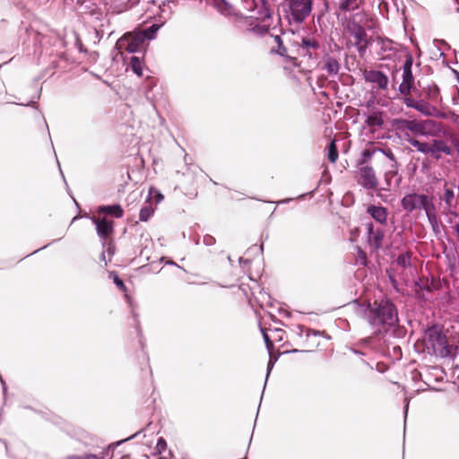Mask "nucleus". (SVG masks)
I'll list each match as a JSON object with an SVG mask.
<instances>
[{
	"instance_id": "1",
	"label": "nucleus",
	"mask_w": 459,
	"mask_h": 459,
	"mask_svg": "<svg viewBox=\"0 0 459 459\" xmlns=\"http://www.w3.org/2000/svg\"><path fill=\"white\" fill-rule=\"evenodd\" d=\"M360 310L363 318L377 333L385 332L398 323L397 308L388 299H376L361 307Z\"/></svg>"
},
{
	"instance_id": "2",
	"label": "nucleus",
	"mask_w": 459,
	"mask_h": 459,
	"mask_svg": "<svg viewBox=\"0 0 459 459\" xmlns=\"http://www.w3.org/2000/svg\"><path fill=\"white\" fill-rule=\"evenodd\" d=\"M400 128L407 129L416 134L424 137H438L441 135L446 136V131L441 123L432 119L426 120H408L401 119L397 122Z\"/></svg>"
},
{
	"instance_id": "3",
	"label": "nucleus",
	"mask_w": 459,
	"mask_h": 459,
	"mask_svg": "<svg viewBox=\"0 0 459 459\" xmlns=\"http://www.w3.org/2000/svg\"><path fill=\"white\" fill-rule=\"evenodd\" d=\"M425 344L437 357L447 358L452 355V346L447 344L446 336L437 327H430L426 331Z\"/></svg>"
},
{
	"instance_id": "4",
	"label": "nucleus",
	"mask_w": 459,
	"mask_h": 459,
	"mask_svg": "<svg viewBox=\"0 0 459 459\" xmlns=\"http://www.w3.org/2000/svg\"><path fill=\"white\" fill-rule=\"evenodd\" d=\"M290 22L302 23L311 13L313 0H286Z\"/></svg>"
},
{
	"instance_id": "5",
	"label": "nucleus",
	"mask_w": 459,
	"mask_h": 459,
	"mask_svg": "<svg viewBox=\"0 0 459 459\" xmlns=\"http://www.w3.org/2000/svg\"><path fill=\"white\" fill-rule=\"evenodd\" d=\"M402 208L407 212H412L416 210H424L425 214L429 209L435 205L431 197L425 194L410 193L406 194L401 200Z\"/></svg>"
},
{
	"instance_id": "6",
	"label": "nucleus",
	"mask_w": 459,
	"mask_h": 459,
	"mask_svg": "<svg viewBox=\"0 0 459 459\" xmlns=\"http://www.w3.org/2000/svg\"><path fill=\"white\" fill-rule=\"evenodd\" d=\"M145 40L144 34L139 31L126 33L117 41L115 48L120 53L124 50L128 53H136L141 51Z\"/></svg>"
},
{
	"instance_id": "7",
	"label": "nucleus",
	"mask_w": 459,
	"mask_h": 459,
	"mask_svg": "<svg viewBox=\"0 0 459 459\" xmlns=\"http://www.w3.org/2000/svg\"><path fill=\"white\" fill-rule=\"evenodd\" d=\"M412 64L413 58L412 56L409 53L406 55L405 61L403 65L402 82L398 87V91L403 96L410 95L413 88L414 76L411 71Z\"/></svg>"
},
{
	"instance_id": "8",
	"label": "nucleus",
	"mask_w": 459,
	"mask_h": 459,
	"mask_svg": "<svg viewBox=\"0 0 459 459\" xmlns=\"http://www.w3.org/2000/svg\"><path fill=\"white\" fill-rule=\"evenodd\" d=\"M261 7L257 10L255 14L252 16L255 17L257 20H261L263 24H256L252 28V31L259 36H264L268 33L270 30V24L266 23L267 20L272 17V11L266 2V0H260Z\"/></svg>"
},
{
	"instance_id": "9",
	"label": "nucleus",
	"mask_w": 459,
	"mask_h": 459,
	"mask_svg": "<svg viewBox=\"0 0 459 459\" xmlns=\"http://www.w3.org/2000/svg\"><path fill=\"white\" fill-rule=\"evenodd\" d=\"M357 182L359 186L368 190H374L378 186L376 172L369 165L358 167Z\"/></svg>"
},
{
	"instance_id": "10",
	"label": "nucleus",
	"mask_w": 459,
	"mask_h": 459,
	"mask_svg": "<svg viewBox=\"0 0 459 459\" xmlns=\"http://www.w3.org/2000/svg\"><path fill=\"white\" fill-rule=\"evenodd\" d=\"M347 30L351 37L354 38V45L359 53L364 52L367 48V33L365 29L356 22L355 21H350L347 25Z\"/></svg>"
},
{
	"instance_id": "11",
	"label": "nucleus",
	"mask_w": 459,
	"mask_h": 459,
	"mask_svg": "<svg viewBox=\"0 0 459 459\" xmlns=\"http://www.w3.org/2000/svg\"><path fill=\"white\" fill-rule=\"evenodd\" d=\"M320 48V44L313 37H303L300 43H298V53L302 56H307L309 59L317 58V51Z\"/></svg>"
},
{
	"instance_id": "12",
	"label": "nucleus",
	"mask_w": 459,
	"mask_h": 459,
	"mask_svg": "<svg viewBox=\"0 0 459 459\" xmlns=\"http://www.w3.org/2000/svg\"><path fill=\"white\" fill-rule=\"evenodd\" d=\"M91 221L96 226V231L101 240H106L114 231L113 221L108 220L107 218H96L95 216L91 217Z\"/></svg>"
},
{
	"instance_id": "13",
	"label": "nucleus",
	"mask_w": 459,
	"mask_h": 459,
	"mask_svg": "<svg viewBox=\"0 0 459 459\" xmlns=\"http://www.w3.org/2000/svg\"><path fill=\"white\" fill-rule=\"evenodd\" d=\"M363 77L366 82L375 83L380 90H386L388 86V77L381 71L365 70Z\"/></svg>"
},
{
	"instance_id": "14",
	"label": "nucleus",
	"mask_w": 459,
	"mask_h": 459,
	"mask_svg": "<svg viewBox=\"0 0 459 459\" xmlns=\"http://www.w3.org/2000/svg\"><path fill=\"white\" fill-rule=\"evenodd\" d=\"M447 182H445L444 185V195L442 200L444 202V210L443 213L447 215L451 214L455 217L457 216V212H455L456 208V201H455V194L452 188L446 187Z\"/></svg>"
},
{
	"instance_id": "15",
	"label": "nucleus",
	"mask_w": 459,
	"mask_h": 459,
	"mask_svg": "<svg viewBox=\"0 0 459 459\" xmlns=\"http://www.w3.org/2000/svg\"><path fill=\"white\" fill-rule=\"evenodd\" d=\"M385 233L380 228L375 229L372 223L368 225V242L373 250H377L382 247Z\"/></svg>"
},
{
	"instance_id": "16",
	"label": "nucleus",
	"mask_w": 459,
	"mask_h": 459,
	"mask_svg": "<svg viewBox=\"0 0 459 459\" xmlns=\"http://www.w3.org/2000/svg\"><path fill=\"white\" fill-rule=\"evenodd\" d=\"M430 156L439 159L441 154L452 155L453 150L447 143L442 139H433L430 142Z\"/></svg>"
},
{
	"instance_id": "17",
	"label": "nucleus",
	"mask_w": 459,
	"mask_h": 459,
	"mask_svg": "<svg viewBox=\"0 0 459 459\" xmlns=\"http://www.w3.org/2000/svg\"><path fill=\"white\" fill-rule=\"evenodd\" d=\"M323 66L322 69L325 70L330 76H335L339 74L341 65L337 58L330 55H325L323 56Z\"/></svg>"
},
{
	"instance_id": "18",
	"label": "nucleus",
	"mask_w": 459,
	"mask_h": 459,
	"mask_svg": "<svg viewBox=\"0 0 459 459\" xmlns=\"http://www.w3.org/2000/svg\"><path fill=\"white\" fill-rule=\"evenodd\" d=\"M367 212L378 223L385 225L387 222V209L384 206L369 205Z\"/></svg>"
},
{
	"instance_id": "19",
	"label": "nucleus",
	"mask_w": 459,
	"mask_h": 459,
	"mask_svg": "<svg viewBox=\"0 0 459 459\" xmlns=\"http://www.w3.org/2000/svg\"><path fill=\"white\" fill-rule=\"evenodd\" d=\"M273 41V47L271 49L272 53L277 54L284 57L287 61H292L293 58L288 55V50L284 46L283 40L280 35H271Z\"/></svg>"
},
{
	"instance_id": "20",
	"label": "nucleus",
	"mask_w": 459,
	"mask_h": 459,
	"mask_svg": "<svg viewBox=\"0 0 459 459\" xmlns=\"http://www.w3.org/2000/svg\"><path fill=\"white\" fill-rule=\"evenodd\" d=\"M98 212L112 215L117 219L122 218L124 215V211L120 204L100 205L98 207Z\"/></svg>"
},
{
	"instance_id": "21",
	"label": "nucleus",
	"mask_w": 459,
	"mask_h": 459,
	"mask_svg": "<svg viewBox=\"0 0 459 459\" xmlns=\"http://www.w3.org/2000/svg\"><path fill=\"white\" fill-rule=\"evenodd\" d=\"M365 123L369 127H382L384 125L383 113L380 111H372L366 116Z\"/></svg>"
},
{
	"instance_id": "22",
	"label": "nucleus",
	"mask_w": 459,
	"mask_h": 459,
	"mask_svg": "<svg viewBox=\"0 0 459 459\" xmlns=\"http://www.w3.org/2000/svg\"><path fill=\"white\" fill-rule=\"evenodd\" d=\"M415 110L419 111L420 113L427 117L435 116L436 113L437 112V109L434 106L430 105L424 99L418 100Z\"/></svg>"
},
{
	"instance_id": "23",
	"label": "nucleus",
	"mask_w": 459,
	"mask_h": 459,
	"mask_svg": "<svg viewBox=\"0 0 459 459\" xmlns=\"http://www.w3.org/2000/svg\"><path fill=\"white\" fill-rule=\"evenodd\" d=\"M212 5L223 15H231L234 13L233 5L227 0H214Z\"/></svg>"
},
{
	"instance_id": "24",
	"label": "nucleus",
	"mask_w": 459,
	"mask_h": 459,
	"mask_svg": "<svg viewBox=\"0 0 459 459\" xmlns=\"http://www.w3.org/2000/svg\"><path fill=\"white\" fill-rule=\"evenodd\" d=\"M362 0H338V7L342 12L358 10Z\"/></svg>"
},
{
	"instance_id": "25",
	"label": "nucleus",
	"mask_w": 459,
	"mask_h": 459,
	"mask_svg": "<svg viewBox=\"0 0 459 459\" xmlns=\"http://www.w3.org/2000/svg\"><path fill=\"white\" fill-rule=\"evenodd\" d=\"M399 164L397 161L389 162L385 171V180L388 186H391V181L394 177L398 176Z\"/></svg>"
},
{
	"instance_id": "26",
	"label": "nucleus",
	"mask_w": 459,
	"mask_h": 459,
	"mask_svg": "<svg viewBox=\"0 0 459 459\" xmlns=\"http://www.w3.org/2000/svg\"><path fill=\"white\" fill-rule=\"evenodd\" d=\"M423 91L425 93V98L428 99L430 101H438L439 99V89L438 87L432 83L428 85L426 88L423 89Z\"/></svg>"
},
{
	"instance_id": "27",
	"label": "nucleus",
	"mask_w": 459,
	"mask_h": 459,
	"mask_svg": "<svg viewBox=\"0 0 459 459\" xmlns=\"http://www.w3.org/2000/svg\"><path fill=\"white\" fill-rule=\"evenodd\" d=\"M426 216H427L428 221L429 222V224L432 228V230L435 233L439 232V224H438L437 215L435 206L432 209H429V211H427Z\"/></svg>"
},
{
	"instance_id": "28",
	"label": "nucleus",
	"mask_w": 459,
	"mask_h": 459,
	"mask_svg": "<svg viewBox=\"0 0 459 459\" xmlns=\"http://www.w3.org/2000/svg\"><path fill=\"white\" fill-rule=\"evenodd\" d=\"M102 246L105 248V251L101 254V260L104 261L105 265L108 264V262L106 260V253L108 255V261H110L111 257L114 255L116 248L112 241L102 240Z\"/></svg>"
},
{
	"instance_id": "29",
	"label": "nucleus",
	"mask_w": 459,
	"mask_h": 459,
	"mask_svg": "<svg viewBox=\"0 0 459 459\" xmlns=\"http://www.w3.org/2000/svg\"><path fill=\"white\" fill-rule=\"evenodd\" d=\"M376 152H378V148L364 149L361 152V159L358 161V167L368 165Z\"/></svg>"
},
{
	"instance_id": "30",
	"label": "nucleus",
	"mask_w": 459,
	"mask_h": 459,
	"mask_svg": "<svg viewBox=\"0 0 459 459\" xmlns=\"http://www.w3.org/2000/svg\"><path fill=\"white\" fill-rule=\"evenodd\" d=\"M130 67L132 71L139 77L143 76V65L139 57L132 56L130 59Z\"/></svg>"
},
{
	"instance_id": "31",
	"label": "nucleus",
	"mask_w": 459,
	"mask_h": 459,
	"mask_svg": "<svg viewBox=\"0 0 459 459\" xmlns=\"http://www.w3.org/2000/svg\"><path fill=\"white\" fill-rule=\"evenodd\" d=\"M155 210V206H152L151 204H145L140 210L139 219L142 221H147L152 215L153 214Z\"/></svg>"
},
{
	"instance_id": "32",
	"label": "nucleus",
	"mask_w": 459,
	"mask_h": 459,
	"mask_svg": "<svg viewBox=\"0 0 459 459\" xmlns=\"http://www.w3.org/2000/svg\"><path fill=\"white\" fill-rule=\"evenodd\" d=\"M159 10L160 11L158 13V16L162 21V23H164L167 20H169L171 17L172 14V10L171 7L169 6V3L168 4L163 3L162 5L159 6Z\"/></svg>"
},
{
	"instance_id": "33",
	"label": "nucleus",
	"mask_w": 459,
	"mask_h": 459,
	"mask_svg": "<svg viewBox=\"0 0 459 459\" xmlns=\"http://www.w3.org/2000/svg\"><path fill=\"white\" fill-rule=\"evenodd\" d=\"M396 264L403 269L409 268L411 265V257L408 253H403L396 258Z\"/></svg>"
},
{
	"instance_id": "34",
	"label": "nucleus",
	"mask_w": 459,
	"mask_h": 459,
	"mask_svg": "<svg viewBox=\"0 0 459 459\" xmlns=\"http://www.w3.org/2000/svg\"><path fill=\"white\" fill-rule=\"evenodd\" d=\"M162 24H163L162 22H161V24H152L148 29L143 30H139V32L144 34V36L146 37V40L152 39H154L155 34L160 30V28L162 26Z\"/></svg>"
},
{
	"instance_id": "35",
	"label": "nucleus",
	"mask_w": 459,
	"mask_h": 459,
	"mask_svg": "<svg viewBox=\"0 0 459 459\" xmlns=\"http://www.w3.org/2000/svg\"><path fill=\"white\" fill-rule=\"evenodd\" d=\"M378 45L381 47V49L384 51H394L395 50L394 46H396V44L393 40H391L387 38H385V39L380 38L378 39Z\"/></svg>"
},
{
	"instance_id": "36",
	"label": "nucleus",
	"mask_w": 459,
	"mask_h": 459,
	"mask_svg": "<svg viewBox=\"0 0 459 459\" xmlns=\"http://www.w3.org/2000/svg\"><path fill=\"white\" fill-rule=\"evenodd\" d=\"M328 160L332 162V163H334L336 162L337 159H338V151H337V147H336V143H335V141L333 140L331 141L329 146H328Z\"/></svg>"
},
{
	"instance_id": "37",
	"label": "nucleus",
	"mask_w": 459,
	"mask_h": 459,
	"mask_svg": "<svg viewBox=\"0 0 459 459\" xmlns=\"http://www.w3.org/2000/svg\"><path fill=\"white\" fill-rule=\"evenodd\" d=\"M243 7L246 11L256 13L257 10L261 7L257 5L255 0H241Z\"/></svg>"
},
{
	"instance_id": "38",
	"label": "nucleus",
	"mask_w": 459,
	"mask_h": 459,
	"mask_svg": "<svg viewBox=\"0 0 459 459\" xmlns=\"http://www.w3.org/2000/svg\"><path fill=\"white\" fill-rule=\"evenodd\" d=\"M296 333H297V334H299L300 336L303 334V333H306L307 337H309L311 334H313L315 336L321 334V333L319 331L306 328L303 325H298Z\"/></svg>"
},
{
	"instance_id": "39",
	"label": "nucleus",
	"mask_w": 459,
	"mask_h": 459,
	"mask_svg": "<svg viewBox=\"0 0 459 459\" xmlns=\"http://www.w3.org/2000/svg\"><path fill=\"white\" fill-rule=\"evenodd\" d=\"M261 332H262V334H263V338H264L265 346H266L269 353L271 354L272 350L273 348V341L272 340V335H269L266 333V331L264 328H262V327H261Z\"/></svg>"
},
{
	"instance_id": "40",
	"label": "nucleus",
	"mask_w": 459,
	"mask_h": 459,
	"mask_svg": "<svg viewBox=\"0 0 459 459\" xmlns=\"http://www.w3.org/2000/svg\"><path fill=\"white\" fill-rule=\"evenodd\" d=\"M285 332L282 329L275 328L271 330L272 340L273 342H281Z\"/></svg>"
},
{
	"instance_id": "41",
	"label": "nucleus",
	"mask_w": 459,
	"mask_h": 459,
	"mask_svg": "<svg viewBox=\"0 0 459 459\" xmlns=\"http://www.w3.org/2000/svg\"><path fill=\"white\" fill-rule=\"evenodd\" d=\"M110 276L113 278V281L114 283L121 290H126V285L124 283V281L118 277V275L114 273V272H111L110 273Z\"/></svg>"
},
{
	"instance_id": "42",
	"label": "nucleus",
	"mask_w": 459,
	"mask_h": 459,
	"mask_svg": "<svg viewBox=\"0 0 459 459\" xmlns=\"http://www.w3.org/2000/svg\"><path fill=\"white\" fill-rule=\"evenodd\" d=\"M65 459H103V457L92 454H86L83 455H69Z\"/></svg>"
},
{
	"instance_id": "43",
	"label": "nucleus",
	"mask_w": 459,
	"mask_h": 459,
	"mask_svg": "<svg viewBox=\"0 0 459 459\" xmlns=\"http://www.w3.org/2000/svg\"><path fill=\"white\" fill-rule=\"evenodd\" d=\"M153 194H154V197H155V204H158L163 199V195H161V193H160L159 191L154 190L152 188H151L149 191V196L147 198V201H149L152 198Z\"/></svg>"
},
{
	"instance_id": "44",
	"label": "nucleus",
	"mask_w": 459,
	"mask_h": 459,
	"mask_svg": "<svg viewBox=\"0 0 459 459\" xmlns=\"http://www.w3.org/2000/svg\"><path fill=\"white\" fill-rule=\"evenodd\" d=\"M378 152L383 153L389 160V162L397 161L394 157V154L393 153V152L390 149L378 148Z\"/></svg>"
},
{
	"instance_id": "45",
	"label": "nucleus",
	"mask_w": 459,
	"mask_h": 459,
	"mask_svg": "<svg viewBox=\"0 0 459 459\" xmlns=\"http://www.w3.org/2000/svg\"><path fill=\"white\" fill-rule=\"evenodd\" d=\"M403 103L406 105V107L415 109V107L418 103L417 100H414V99L409 97V95L403 96Z\"/></svg>"
},
{
	"instance_id": "46",
	"label": "nucleus",
	"mask_w": 459,
	"mask_h": 459,
	"mask_svg": "<svg viewBox=\"0 0 459 459\" xmlns=\"http://www.w3.org/2000/svg\"><path fill=\"white\" fill-rule=\"evenodd\" d=\"M448 139L450 140L453 146L455 148L458 155H459V136L455 134H449Z\"/></svg>"
},
{
	"instance_id": "47",
	"label": "nucleus",
	"mask_w": 459,
	"mask_h": 459,
	"mask_svg": "<svg viewBox=\"0 0 459 459\" xmlns=\"http://www.w3.org/2000/svg\"><path fill=\"white\" fill-rule=\"evenodd\" d=\"M156 448H157V450L159 451V453H162L163 451H165V450H166V448H167V443H166V441H165V439H164V438L160 437V438L158 439V442H157V445H156Z\"/></svg>"
},
{
	"instance_id": "48",
	"label": "nucleus",
	"mask_w": 459,
	"mask_h": 459,
	"mask_svg": "<svg viewBox=\"0 0 459 459\" xmlns=\"http://www.w3.org/2000/svg\"><path fill=\"white\" fill-rule=\"evenodd\" d=\"M430 143H425V142H422L421 145H420V148L419 150V152H421L423 154H429L430 155Z\"/></svg>"
},
{
	"instance_id": "49",
	"label": "nucleus",
	"mask_w": 459,
	"mask_h": 459,
	"mask_svg": "<svg viewBox=\"0 0 459 459\" xmlns=\"http://www.w3.org/2000/svg\"><path fill=\"white\" fill-rule=\"evenodd\" d=\"M216 240L215 238L211 235H205L203 238V243L205 246H213L215 244Z\"/></svg>"
},
{
	"instance_id": "50",
	"label": "nucleus",
	"mask_w": 459,
	"mask_h": 459,
	"mask_svg": "<svg viewBox=\"0 0 459 459\" xmlns=\"http://www.w3.org/2000/svg\"><path fill=\"white\" fill-rule=\"evenodd\" d=\"M407 142L411 145L413 146L414 148H416V150L419 152L420 148V145L422 143V142L417 140V139H414V138H410V139H407Z\"/></svg>"
},
{
	"instance_id": "51",
	"label": "nucleus",
	"mask_w": 459,
	"mask_h": 459,
	"mask_svg": "<svg viewBox=\"0 0 459 459\" xmlns=\"http://www.w3.org/2000/svg\"><path fill=\"white\" fill-rule=\"evenodd\" d=\"M277 359H273L272 356L270 357V359L268 361V365H267V374H266V379L268 378L273 368V365L275 363Z\"/></svg>"
},
{
	"instance_id": "52",
	"label": "nucleus",
	"mask_w": 459,
	"mask_h": 459,
	"mask_svg": "<svg viewBox=\"0 0 459 459\" xmlns=\"http://www.w3.org/2000/svg\"><path fill=\"white\" fill-rule=\"evenodd\" d=\"M8 103H13V104H16V105H22V106H32L33 104L36 103V100H31L30 102L28 103H17L15 101H8Z\"/></svg>"
},
{
	"instance_id": "53",
	"label": "nucleus",
	"mask_w": 459,
	"mask_h": 459,
	"mask_svg": "<svg viewBox=\"0 0 459 459\" xmlns=\"http://www.w3.org/2000/svg\"><path fill=\"white\" fill-rule=\"evenodd\" d=\"M450 2L452 3L453 6L455 7V10L456 12H459V0H450Z\"/></svg>"
},
{
	"instance_id": "54",
	"label": "nucleus",
	"mask_w": 459,
	"mask_h": 459,
	"mask_svg": "<svg viewBox=\"0 0 459 459\" xmlns=\"http://www.w3.org/2000/svg\"><path fill=\"white\" fill-rule=\"evenodd\" d=\"M292 201V198H286V199H282V200H280L278 202H276L277 204H287L289 202Z\"/></svg>"
},
{
	"instance_id": "55",
	"label": "nucleus",
	"mask_w": 459,
	"mask_h": 459,
	"mask_svg": "<svg viewBox=\"0 0 459 459\" xmlns=\"http://www.w3.org/2000/svg\"><path fill=\"white\" fill-rule=\"evenodd\" d=\"M409 398L408 397H405V409H404V413H405V416L407 415V411H408V407H409Z\"/></svg>"
},
{
	"instance_id": "56",
	"label": "nucleus",
	"mask_w": 459,
	"mask_h": 459,
	"mask_svg": "<svg viewBox=\"0 0 459 459\" xmlns=\"http://www.w3.org/2000/svg\"><path fill=\"white\" fill-rule=\"evenodd\" d=\"M249 261L247 259H244L242 257L239 258V264H248Z\"/></svg>"
},
{
	"instance_id": "57",
	"label": "nucleus",
	"mask_w": 459,
	"mask_h": 459,
	"mask_svg": "<svg viewBox=\"0 0 459 459\" xmlns=\"http://www.w3.org/2000/svg\"><path fill=\"white\" fill-rule=\"evenodd\" d=\"M0 380H1V383L3 385V390H4V393L6 392V386H5V383L4 381L3 380L2 377L0 376Z\"/></svg>"
},
{
	"instance_id": "58",
	"label": "nucleus",
	"mask_w": 459,
	"mask_h": 459,
	"mask_svg": "<svg viewBox=\"0 0 459 459\" xmlns=\"http://www.w3.org/2000/svg\"><path fill=\"white\" fill-rule=\"evenodd\" d=\"M454 229L455 233L459 235V222L455 225Z\"/></svg>"
},
{
	"instance_id": "59",
	"label": "nucleus",
	"mask_w": 459,
	"mask_h": 459,
	"mask_svg": "<svg viewBox=\"0 0 459 459\" xmlns=\"http://www.w3.org/2000/svg\"><path fill=\"white\" fill-rule=\"evenodd\" d=\"M359 255H360V257H362V256H363V262H361V264H365V261H366V255H365V254L363 253V251H359Z\"/></svg>"
},
{
	"instance_id": "60",
	"label": "nucleus",
	"mask_w": 459,
	"mask_h": 459,
	"mask_svg": "<svg viewBox=\"0 0 459 459\" xmlns=\"http://www.w3.org/2000/svg\"><path fill=\"white\" fill-rule=\"evenodd\" d=\"M136 435H137V433H135L134 435H133V436L129 437H128V438H126V439H124V440L120 441L118 444H120V443H122V442H125V441H126V440H128V439H132V438H133V437H134Z\"/></svg>"
},
{
	"instance_id": "61",
	"label": "nucleus",
	"mask_w": 459,
	"mask_h": 459,
	"mask_svg": "<svg viewBox=\"0 0 459 459\" xmlns=\"http://www.w3.org/2000/svg\"><path fill=\"white\" fill-rule=\"evenodd\" d=\"M263 250H264V245H263V244H261V245H260V251H261V252H263Z\"/></svg>"
},
{
	"instance_id": "62",
	"label": "nucleus",
	"mask_w": 459,
	"mask_h": 459,
	"mask_svg": "<svg viewBox=\"0 0 459 459\" xmlns=\"http://www.w3.org/2000/svg\"><path fill=\"white\" fill-rule=\"evenodd\" d=\"M400 181H401V178H398V179L396 180V184L399 185Z\"/></svg>"
},
{
	"instance_id": "63",
	"label": "nucleus",
	"mask_w": 459,
	"mask_h": 459,
	"mask_svg": "<svg viewBox=\"0 0 459 459\" xmlns=\"http://www.w3.org/2000/svg\"><path fill=\"white\" fill-rule=\"evenodd\" d=\"M298 351H299V350H297V349H294L291 351V352H298Z\"/></svg>"
},
{
	"instance_id": "64",
	"label": "nucleus",
	"mask_w": 459,
	"mask_h": 459,
	"mask_svg": "<svg viewBox=\"0 0 459 459\" xmlns=\"http://www.w3.org/2000/svg\"><path fill=\"white\" fill-rule=\"evenodd\" d=\"M36 100H39V93H38V95L35 97Z\"/></svg>"
}]
</instances>
